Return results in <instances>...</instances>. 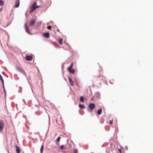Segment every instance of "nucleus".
Returning a JSON list of instances; mask_svg holds the SVG:
<instances>
[{"mask_svg": "<svg viewBox=\"0 0 153 153\" xmlns=\"http://www.w3.org/2000/svg\"><path fill=\"white\" fill-rule=\"evenodd\" d=\"M79 107L80 108L82 109H84L85 108V106L83 104H79Z\"/></svg>", "mask_w": 153, "mask_h": 153, "instance_id": "obj_16", "label": "nucleus"}, {"mask_svg": "<svg viewBox=\"0 0 153 153\" xmlns=\"http://www.w3.org/2000/svg\"><path fill=\"white\" fill-rule=\"evenodd\" d=\"M16 70L17 71L20 72H21V73H22L24 75H25V76H26V74L25 71L22 69H21L19 67L17 66L16 67Z\"/></svg>", "mask_w": 153, "mask_h": 153, "instance_id": "obj_1", "label": "nucleus"}, {"mask_svg": "<svg viewBox=\"0 0 153 153\" xmlns=\"http://www.w3.org/2000/svg\"><path fill=\"white\" fill-rule=\"evenodd\" d=\"M58 118H59L60 119H61V117H60V115H58ZM59 119L58 118H57L56 119Z\"/></svg>", "mask_w": 153, "mask_h": 153, "instance_id": "obj_26", "label": "nucleus"}, {"mask_svg": "<svg viewBox=\"0 0 153 153\" xmlns=\"http://www.w3.org/2000/svg\"><path fill=\"white\" fill-rule=\"evenodd\" d=\"M0 79H1L2 83V85L3 88H4V81L2 78V77L0 74Z\"/></svg>", "mask_w": 153, "mask_h": 153, "instance_id": "obj_12", "label": "nucleus"}, {"mask_svg": "<svg viewBox=\"0 0 153 153\" xmlns=\"http://www.w3.org/2000/svg\"><path fill=\"white\" fill-rule=\"evenodd\" d=\"M36 6H37V7H40V6H36Z\"/></svg>", "mask_w": 153, "mask_h": 153, "instance_id": "obj_30", "label": "nucleus"}, {"mask_svg": "<svg viewBox=\"0 0 153 153\" xmlns=\"http://www.w3.org/2000/svg\"><path fill=\"white\" fill-rule=\"evenodd\" d=\"M16 151L17 153H20V149L19 147L17 146H16Z\"/></svg>", "mask_w": 153, "mask_h": 153, "instance_id": "obj_11", "label": "nucleus"}, {"mask_svg": "<svg viewBox=\"0 0 153 153\" xmlns=\"http://www.w3.org/2000/svg\"><path fill=\"white\" fill-rule=\"evenodd\" d=\"M95 105L93 103H91L89 104L88 105V108H89L93 110L95 108Z\"/></svg>", "mask_w": 153, "mask_h": 153, "instance_id": "obj_3", "label": "nucleus"}, {"mask_svg": "<svg viewBox=\"0 0 153 153\" xmlns=\"http://www.w3.org/2000/svg\"><path fill=\"white\" fill-rule=\"evenodd\" d=\"M68 71L71 73L72 74H74L75 72V71L74 69L72 68L69 69H68Z\"/></svg>", "mask_w": 153, "mask_h": 153, "instance_id": "obj_14", "label": "nucleus"}, {"mask_svg": "<svg viewBox=\"0 0 153 153\" xmlns=\"http://www.w3.org/2000/svg\"><path fill=\"white\" fill-rule=\"evenodd\" d=\"M44 149V146L43 145H42V146H41V149H40V152L41 153H42L43 152V150Z\"/></svg>", "mask_w": 153, "mask_h": 153, "instance_id": "obj_18", "label": "nucleus"}, {"mask_svg": "<svg viewBox=\"0 0 153 153\" xmlns=\"http://www.w3.org/2000/svg\"><path fill=\"white\" fill-rule=\"evenodd\" d=\"M4 4L3 1L2 0H0V6H1L3 5Z\"/></svg>", "mask_w": 153, "mask_h": 153, "instance_id": "obj_21", "label": "nucleus"}, {"mask_svg": "<svg viewBox=\"0 0 153 153\" xmlns=\"http://www.w3.org/2000/svg\"><path fill=\"white\" fill-rule=\"evenodd\" d=\"M4 124L2 123H0V132H1L3 130Z\"/></svg>", "mask_w": 153, "mask_h": 153, "instance_id": "obj_4", "label": "nucleus"}, {"mask_svg": "<svg viewBox=\"0 0 153 153\" xmlns=\"http://www.w3.org/2000/svg\"><path fill=\"white\" fill-rule=\"evenodd\" d=\"M80 101L82 102H84V99L83 96H81L80 98Z\"/></svg>", "mask_w": 153, "mask_h": 153, "instance_id": "obj_17", "label": "nucleus"}, {"mask_svg": "<svg viewBox=\"0 0 153 153\" xmlns=\"http://www.w3.org/2000/svg\"><path fill=\"white\" fill-rule=\"evenodd\" d=\"M59 148L61 150H63L66 149V147L64 145H62L59 147Z\"/></svg>", "mask_w": 153, "mask_h": 153, "instance_id": "obj_13", "label": "nucleus"}, {"mask_svg": "<svg viewBox=\"0 0 153 153\" xmlns=\"http://www.w3.org/2000/svg\"><path fill=\"white\" fill-rule=\"evenodd\" d=\"M35 22L36 20L35 19H33L32 20L30 23V25L32 26H33L34 25V23H35Z\"/></svg>", "mask_w": 153, "mask_h": 153, "instance_id": "obj_7", "label": "nucleus"}, {"mask_svg": "<svg viewBox=\"0 0 153 153\" xmlns=\"http://www.w3.org/2000/svg\"><path fill=\"white\" fill-rule=\"evenodd\" d=\"M118 151H119V152H120V153H121V149H118Z\"/></svg>", "mask_w": 153, "mask_h": 153, "instance_id": "obj_29", "label": "nucleus"}, {"mask_svg": "<svg viewBox=\"0 0 153 153\" xmlns=\"http://www.w3.org/2000/svg\"><path fill=\"white\" fill-rule=\"evenodd\" d=\"M73 66V63H72L71 65H70V66L68 68V69H70L71 68H72Z\"/></svg>", "mask_w": 153, "mask_h": 153, "instance_id": "obj_20", "label": "nucleus"}, {"mask_svg": "<svg viewBox=\"0 0 153 153\" xmlns=\"http://www.w3.org/2000/svg\"><path fill=\"white\" fill-rule=\"evenodd\" d=\"M68 79L71 85L73 86L74 85V82L72 79L70 77H68Z\"/></svg>", "mask_w": 153, "mask_h": 153, "instance_id": "obj_10", "label": "nucleus"}, {"mask_svg": "<svg viewBox=\"0 0 153 153\" xmlns=\"http://www.w3.org/2000/svg\"><path fill=\"white\" fill-rule=\"evenodd\" d=\"M15 4L14 6L15 7H18L19 5V0H17L15 2Z\"/></svg>", "mask_w": 153, "mask_h": 153, "instance_id": "obj_6", "label": "nucleus"}, {"mask_svg": "<svg viewBox=\"0 0 153 153\" xmlns=\"http://www.w3.org/2000/svg\"><path fill=\"white\" fill-rule=\"evenodd\" d=\"M4 88V92L5 93V94H6V91H5V88H4H4Z\"/></svg>", "mask_w": 153, "mask_h": 153, "instance_id": "obj_27", "label": "nucleus"}, {"mask_svg": "<svg viewBox=\"0 0 153 153\" xmlns=\"http://www.w3.org/2000/svg\"><path fill=\"white\" fill-rule=\"evenodd\" d=\"M59 43L61 45H62L63 44V40L62 39H61L59 40Z\"/></svg>", "mask_w": 153, "mask_h": 153, "instance_id": "obj_19", "label": "nucleus"}, {"mask_svg": "<svg viewBox=\"0 0 153 153\" xmlns=\"http://www.w3.org/2000/svg\"><path fill=\"white\" fill-rule=\"evenodd\" d=\"M37 4V2H35L32 5L31 7V10L30 11H33L36 8H37V7L36 6Z\"/></svg>", "mask_w": 153, "mask_h": 153, "instance_id": "obj_2", "label": "nucleus"}, {"mask_svg": "<svg viewBox=\"0 0 153 153\" xmlns=\"http://www.w3.org/2000/svg\"><path fill=\"white\" fill-rule=\"evenodd\" d=\"M25 28L26 32L27 33H29V29L26 23L25 24Z\"/></svg>", "mask_w": 153, "mask_h": 153, "instance_id": "obj_8", "label": "nucleus"}, {"mask_svg": "<svg viewBox=\"0 0 153 153\" xmlns=\"http://www.w3.org/2000/svg\"><path fill=\"white\" fill-rule=\"evenodd\" d=\"M51 26H49L47 27L48 29L49 30H51Z\"/></svg>", "mask_w": 153, "mask_h": 153, "instance_id": "obj_22", "label": "nucleus"}, {"mask_svg": "<svg viewBox=\"0 0 153 153\" xmlns=\"http://www.w3.org/2000/svg\"><path fill=\"white\" fill-rule=\"evenodd\" d=\"M60 138H61V137H58V138H57V140L58 142H59V140H60Z\"/></svg>", "mask_w": 153, "mask_h": 153, "instance_id": "obj_23", "label": "nucleus"}, {"mask_svg": "<svg viewBox=\"0 0 153 153\" xmlns=\"http://www.w3.org/2000/svg\"><path fill=\"white\" fill-rule=\"evenodd\" d=\"M77 150L76 149H75L74 150V153H77Z\"/></svg>", "mask_w": 153, "mask_h": 153, "instance_id": "obj_24", "label": "nucleus"}, {"mask_svg": "<svg viewBox=\"0 0 153 153\" xmlns=\"http://www.w3.org/2000/svg\"><path fill=\"white\" fill-rule=\"evenodd\" d=\"M26 59L27 61H31L33 59V56L31 55H28L26 56Z\"/></svg>", "mask_w": 153, "mask_h": 153, "instance_id": "obj_5", "label": "nucleus"}, {"mask_svg": "<svg viewBox=\"0 0 153 153\" xmlns=\"http://www.w3.org/2000/svg\"><path fill=\"white\" fill-rule=\"evenodd\" d=\"M43 36L46 38H49L50 36L49 33H46L43 34Z\"/></svg>", "mask_w": 153, "mask_h": 153, "instance_id": "obj_9", "label": "nucleus"}, {"mask_svg": "<svg viewBox=\"0 0 153 153\" xmlns=\"http://www.w3.org/2000/svg\"><path fill=\"white\" fill-rule=\"evenodd\" d=\"M102 109L101 108L100 109L97 111V114L98 115H100L102 114Z\"/></svg>", "mask_w": 153, "mask_h": 153, "instance_id": "obj_15", "label": "nucleus"}, {"mask_svg": "<svg viewBox=\"0 0 153 153\" xmlns=\"http://www.w3.org/2000/svg\"><path fill=\"white\" fill-rule=\"evenodd\" d=\"M3 8L1 7L0 9V12H1Z\"/></svg>", "mask_w": 153, "mask_h": 153, "instance_id": "obj_28", "label": "nucleus"}, {"mask_svg": "<svg viewBox=\"0 0 153 153\" xmlns=\"http://www.w3.org/2000/svg\"><path fill=\"white\" fill-rule=\"evenodd\" d=\"M110 123L111 124H112L113 123V121L112 120H111L110 122Z\"/></svg>", "mask_w": 153, "mask_h": 153, "instance_id": "obj_25", "label": "nucleus"}]
</instances>
